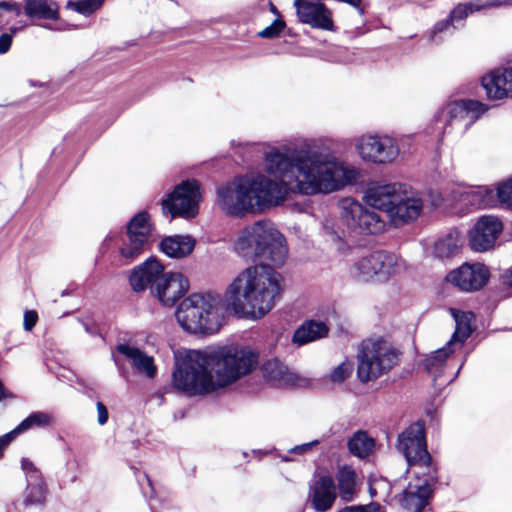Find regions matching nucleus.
Instances as JSON below:
<instances>
[{
  "mask_svg": "<svg viewBox=\"0 0 512 512\" xmlns=\"http://www.w3.org/2000/svg\"><path fill=\"white\" fill-rule=\"evenodd\" d=\"M463 242L461 233L457 229H452L435 241L433 255L440 260L455 257L460 253Z\"/></svg>",
  "mask_w": 512,
  "mask_h": 512,
  "instance_id": "nucleus-26",
  "label": "nucleus"
},
{
  "mask_svg": "<svg viewBox=\"0 0 512 512\" xmlns=\"http://www.w3.org/2000/svg\"><path fill=\"white\" fill-rule=\"evenodd\" d=\"M484 9V6L478 1L459 3L448 14L450 20L459 27H462L464 21L474 12Z\"/></svg>",
  "mask_w": 512,
  "mask_h": 512,
  "instance_id": "nucleus-37",
  "label": "nucleus"
},
{
  "mask_svg": "<svg viewBox=\"0 0 512 512\" xmlns=\"http://www.w3.org/2000/svg\"><path fill=\"white\" fill-rule=\"evenodd\" d=\"M397 256L387 251H375L355 262L351 276L358 282H367L377 276L386 279L395 272Z\"/></svg>",
  "mask_w": 512,
  "mask_h": 512,
  "instance_id": "nucleus-12",
  "label": "nucleus"
},
{
  "mask_svg": "<svg viewBox=\"0 0 512 512\" xmlns=\"http://www.w3.org/2000/svg\"><path fill=\"white\" fill-rule=\"evenodd\" d=\"M353 371V367L350 363L342 362L329 375V379L333 383H343Z\"/></svg>",
  "mask_w": 512,
  "mask_h": 512,
  "instance_id": "nucleus-41",
  "label": "nucleus"
},
{
  "mask_svg": "<svg viewBox=\"0 0 512 512\" xmlns=\"http://www.w3.org/2000/svg\"><path fill=\"white\" fill-rule=\"evenodd\" d=\"M323 230L333 241H341L344 238V231L337 227L332 220H325Z\"/></svg>",
  "mask_w": 512,
  "mask_h": 512,
  "instance_id": "nucleus-44",
  "label": "nucleus"
},
{
  "mask_svg": "<svg viewBox=\"0 0 512 512\" xmlns=\"http://www.w3.org/2000/svg\"><path fill=\"white\" fill-rule=\"evenodd\" d=\"M144 477H145V479H146V481H147V484H148V486L150 487V489H151L152 493H154V489H153V487H152V483H151L150 478H149L146 474L144 475ZM150 497L152 498V497H153V494H151V495H150Z\"/></svg>",
  "mask_w": 512,
  "mask_h": 512,
  "instance_id": "nucleus-56",
  "label": "nucleus"
},
{
  "mask_svg": "<svg viewBox=\"0 0 512 512\" xmlns=\"http://www.w3.org/2000/svg\"><path fill=\"white\" fill-rule=\"evenodd\" d=\"M262 372L265 378L269 380H278L290 382L293 380V374L288 371V367L277 359H270L263 363Z\"/></svg>",
  "mask_w": 512,
  "mask_h": 512,
  "instance_id": "nucleus-36",
  "label": "nucleus"
},
{
  "mask_svg": "<svg viewBox=\"0 0 512 512\" xmlns=\"http://www.w3.org/2000/svg\"><path fill=\"white\" fill-rule=\"evenodd\" d=\"M189 289L188 279L181 273H164L151 287V294L161 304L172 307Z\"/></svg>",
  "mask_w": 512,
  "mask_h": 512,
  "instance_id": "nucleus-18",
  "label": "nucleus"
},
{
  "mask_svg": "<svg viewBox=\"0 0 512 512\" xmlns=\"http://www.w3.org/2000/svg\"><path fill=\"white\" fill-rule=\"evenodd\" d=\"M17 31V28L12 29V33H2L0 35V54H5L9 51L12 41L13 34Z\"/></svg>",
  "mask_w": 512,
  "mask_h": 512,
  "instance_id": "nucleus-45",
  "label": "nucleus"
},
{
  "mask_svg": "<svg viewBox=\"0 0 512 512\" xmlns=\"http://www.w3.org/2000/svg\"><path fill=\"white\" fill-rule=\"evenodd\" d=\"M397 447L405 457L408 467L418 466L423 472L437 469L427 449L424 421L418 420L407 427L398 436Z\"/></svg>",
  "mask_w": 512,
  "mask_h": 512,
  "instance_id": "nucleus-8",
  "label": "nucleus"
},
{
  "mask_svg": "<svg viewBox=\"0 0 512 512\" xmlns=\"http://www.w3.org/2000/svg\"><path fill=\"white\" fill-rule=\"evenodd\" d=\"M456 29H458V26L450 20L449 16H447L445 19L434 24L429 34V40L439 44L443 41L444 36L452 35Z\"/></svg>",
  "mask_w": 512,
  "mask_h": 512,
  "instance_id": "nucleus-38",
  "label": "nucleus"
},
{
  "mask_svg": "<svg viewBox=\"0 0 512 512\" xmlns=\"http://www.w3.org/2000/svg\"><path fill=\"white\" fill-rule=\"evenodd\" d=\"M294 7L300 22L312 28L334 30L331 11L321 1H294Z\"/></svg>",
  "mask_w": 512,
  "mask_h": 512,
  "instance_id": "nucleus-20",
  "label": "nucleus"
},
{
  "mask_svg": "<svg viewBox=\"0 0 512 512\" xmlns=\"http://www.w3.org/2000/svg\"><path fill=\"white\" fill-rule=\"evenodd\" d=\"M356 150L363 161L376 165L392 163L399 155L397 141L387 135H363L357 140Z\"/></svg>",
  "mask_w": 512,
  "mask_h": 512,
  "instance_id": "nucleus-11",
  "label": "nucleus"
},
{
  "mask_svg": "<svg viewBox=\"0 0 512 512\" xmlns=\"http://www.w3.org/2000/svg\"><path fill=\"white\" fill-rule=\"evenodd\" d=\"M251 185L252 200L254 210L264 211L284 202L288 192L295 187L288 186L287 183L271 180L263 175L249 178Z\"/></svg>",
  "mask_w": 512,
  "mask_h": 512,
  "instance_id": "nucleus-13",
  "label": "nucleus"
},
{
  "mask_svg": "<svg viewBox=\"0 0 512 512\" xmlns=\"http://www.w3.org/2000/svg\"><path fill=\"white\" fill-rule=\"evenodd\" d=\"M234 247L241 257L259 264L246 268L231 282L224 295L226 306L240 318L261 319L283 291L282 276L274 267L286 261V239L274 223L259 220L240 232Z\"/></svg>",
  "mask_w": 512,
  "mask_h": 512,
  "instance_id": "nucleus-1",
  "label": "nucleus"
},
{
  "mask_svg": "<svg viewBox=\"0 0 512 512\" xmlns=\"http://www.w3.org/2000/svg\"><path fill=\"white\" fill-rule=\"evenodd\" d=\"M115 351L131 360L133 367L147 377L153 378L156 375L157 368L153 357L147 355L138 347H132L127 343H119L115 346Z\"/></svg>",
  "mask_w": 512,
  "mask_h": 512,
  "instance_id": "nucleus-25",
  "label": "nucleus"
},
{
  "mask_svg": "<svg viewBox=\"0 0 512 512\" xmlns=\"http://www.w3.org/2000/svg\"><path fill=\"white\" fill-rule=\"evenodd\" d=\"M511 0H488L485 4H482L484 8L487 7H500L502 5H510Z\"/></svg>",
  "mask_w": 512,
  "mask_h": 512,
  "instance_id": "nucleus-53",
  "label": "nucleus"
},
{
  "mask_svg": "<svg viewBox=\"0 0 512 512\" xmlns=\"http://www.w3.org/2000/svg\"><path fill=\"white\" fill-rule=\"evenodd\" d=\"M54 421L52 415L46 412H32L25 419H23L14 429L9 431L12 437L15 439L20 434L30 430L31 428H46L50 426Z\"/></svg>",
  "mask_w": 512,
  "mask_h": 512,
  "instance_id": "nucleus-34",
  "label": "nucleus"
},
{
  "mask_svg": "<svg viewBox=\"0 0 512 512\" xmlns=\"http://www.w3.org/2000/svg\"><path fill=\"white\" fill-rule=\"evenodd\" d=\"M149 218L150 215L147 211H140L127 223L128 242H124L120 248V254L126 260L136 259L148 245L151 233Z\"/></svg>",
  "mask_w": 512,
  "mask_h": 512,
  "instance_id": "nucleus-15",
  "label": "nucleus"
},
{
  "mask_svg": "<svg viewBox=\"0 0 512 512\" xmlns=\"http://www.w3.org/2000/svg\"><path fill=\"white\" fill-rule=\"evenodd\" d=\"M347 446L352 455L363 459L372 452L375 441L372 437L368 436L367 432L357 431L348 440Z\"/></svg>",
  "mask_w": 512,
  "mask_h": 512,
  "instance_id": "nucleus-35",
  "label": "nucleus"
},
{
  "mask_svg": "<svg viewBox=\"0 0 512 512\" xmlns=\"http://www.w3.org/2000/svg\"><path fill=\"white\" fill-rule=\"evenodd\" d=\"M329 328L323 321L306 320L292 336L293 343L303 346L327 336Z\"/></svg>",
  "mask_w": 512,
  "mask_h": 512,
  "instance_id": "nucleus-28",
  "label": "nucleus"
},
{
  "mask_svg": "<svg viewBox=\"0 0 512 512\" xmlns=\"http://www.w3.org/2000/svg\"><path fill=\"white\" fill-rule=\"evenodd\" d=\"M24 12L32 19L58 20L59 7L48 0H24Z\"/></svg>",
  "mask_w": 512,
  "mask_h": 512,
  "instance_id": "nucleus-29",
  "label": "nucleus"
},
{
  "mask_svg": "<svg viewBox=\"0 0 512 512\" xmlns=\"http://www.w3.org/2000/svg\"><path fill=\"white\" fill-rule=\"evenodd\" d=\"M369 491H370V495H371L372 497H374V496L376 495V490H375L374 488L370 487V490H369Z\"/></svg>",
  "mask_w": 512,
  "mask_h": 512,
  "instance_id": "nucleus-59",
  "label": "nucleus"
},
{
  "mask_svg": "<svg viewBox=\"0 0 512 512\" xmlns=\"http://www.w3.org/2000/svg\"><path fill=\"white\" fill-rule=\"evenodd\" d=\"M318 444H319V440H313L308 443L296 445V446L292 447L289 450V452L293 453V454L301 455V454L308 452L309 450H311L313 447L317 446Z\"/></svg>",
  "mask_w": 512,
  "mask_h": 512,
  "instance_id": "nucleus-48",
  "label": "nucleus"
},
{
  "mask_svg": "<svg viewBox=\"0 0 512 512\" xmlns=\"http://www.w3.org/2000/svg\"><path fill=\"white\" fill-rule=\"evenodd\" d=\"M499 197L502 201L512 204V180L499 189ZM503 283L512 288V270L503 275Z\"/></svg>",
  "mask_w": 512,
  "mask_h": 512,
  "instance_id": "nucleus-40",
  "label": "nucleus"
},
{
  "mask_svg": "<svg viewBox=\"0 0 512 512\" xmlns=\"http://www.w3.org/2000/svg\"><path fill=\"white\" fill-rule=\"evenodd\" d=\"M400 352L384 340L362 346L358 354L357 376L362 383L379 378L399 361Z\"/></svg>",
  "mask_w": 512,
  "mask_h": 512,
  "instance_id": "nucleus-6",
  "label": "nucleus"
},
{
  "mask_svg": "<svg viewBox=\"0 0 512 512\" xmlns=\"http://www.w3.org/2000/svg\"><path fill=\"white\" fill-rule=\"evenodd\" d=\"M481 85L489 100L512 97V67L490 71L481 78Z\"/></svg>",
  "mask_w": 512,
  "mask_h": 512,
  "instance_id": "nucleus-22",
  "label": "nucleus"
},
{
  "mask_svg": "<svg viewBox=\"0 0 512 512\" xmlns=\"http://www.w3.org/2000/svg\"><path fill=\"white\" fill-rule=\"evenodd\" d=\"M424 480L421 485L414 488L409 486L399 497V503L402 508L412 512H423L424 508L429 504V500L433 495L432 484L437 482V469L432 472H423Z\"/></svg>",
  "mask_w": 512,
  "mask_h": 512,
  "instance_id": "nucleus-19",
  "label": "nucleus"
},
{
  "mask_svg": "<svg viewBox=\"0 0 512 512\" xmlns=\"http://www.w3.org/2000/svg\"><path fill=\"white\" fill-rule=\"evenodd\" d=\"M72 292H73V289L66 288L61 291L60 295H61V297H66V296H70L72 294Z\"/></svg>",
  "mask_w": 512,
  "mask_h": 512,
  "instance_id": "nucleus-54",
  "label": "nucleus"
},
{
  "mask_svg": "<svg viewBox=\"0 0 512 512\" xmlns=\"http://www.w3.org/2000/svg\"><path fill=\"white\" fill-rule=\"evenodd\" d=\"M111 359L113 360L114 364L116 365L118 372L121 377L126 378L128 375V371L124 364L116 357L114 351L111 353Z\"/></svg>",
  "mask_w": 512,
  "mask_h": 512,
  "instance_id": "nucleus-52",
  "label": "nucleus"
},
{
  "mask_svg": "<svg viewBox=\"0 0 512 512\" xmlns=\"http://www.w3.org/2000/svg\"><path fill=\"white\" fill-rule=\"evenodd\" d=\"M180 326L192 334H214L224 321V303L217 293H195L184 299L176 310Z\"/></svg>",
  "mask_w": 512,
  "mask_h": 512,
  "instance_id": "nucleus-4",
  "label": "nucleus"
},
{
  "mask_svg": "<svg viewBox=\"0 0 512 512\" xmlns=\"http://www.w3.org/2000/svg\"><path fill=\"white\" fill-rule=\"evenodd\" d=\"M281 460L283 462H290L292 460V458L287 456V455H285V456H281Z\"/></svg>",
  "mask_w": 512,
  "mask_h": 512,
  "instance_id": "nucleus-57",
  "label": "nucleus"
},
{
  "mask_svg": "<svg viewBox=\"0 0 512 512\" xmlns=\"http://www.w3.org/2000/svg\"><path fill=\"white\" fill-rule=\"evenodd\" d=\"M257 356L247 347L226 345L207 351H189L176 359L174 387L187 395H203L230 384L253 370Z\"/></svg>",
  "mask_w": 512,
  "mask_h": 512,
  "instance_id": "nucleus-2",
  "label": "nucleus"
},
{
  "mask_svg": "<svg viewBox=\"0 0 512 512\" xmlns=\"http://www.w3.org/2000/svg\"><path fill=\"white\" fill-rule=\"evenodd\" d=\"M454 347L448 341L445 346L433 351L424 359L423 366L429 374H434V380L442 373L443 365L454 352Z\"/></svg>",
  "mask_w": 512,
  "mask_h": 512,
  "instance_id": "nucleus-33",
  "label": "nucleus"
},
{
  "mask_svg": "<svg viewBox=\"0 0 512 512\" xmlns=\"http://www.w3.org/2000/svg\"><path fill=\"white\" fill-rule=\"evenodd\" d=\"M200 200L201 191L198 181L185 180L176 185L168 197L162 200V210L171 218L191 219L198 214Z\"/></svg>",
  "mask_w": 512,
  "mask_h": 512,
  "instance_id": "nucleus-9",
  "label": "nucleus"
},
{
  "mask_svg": "<svg viewBox=\"0 0 512 512\" xmlns=\"http://www.w3.org/2000/svg\"><path fill=\"white\" fill-rule=\"evenodd\" d=\"M488 266L481 262H464L446 275V281L462 292H476L485 287L490 280Z\"/></svg>",
  "mask_w": 512,
  "mask_h": 512,
  "instance_id": "nucleus-16",
  "label": "nucleus"
},
{
  "mask_svg": "<svg viewBox=\"0 0 512 512\" xmlns=\"http://www.w3.org/2000/svg\"><path fill=\"white\" fill-rule=\"evenodd\" d=\"M488 105L473 99H460L447 103L438 113L437 120L445 121V128L456 124H463L467 130L487 110Z\"/></svg>",
  "mask_w": 512,
  "mask_h": 512,
  "instance_id": "nucleus-14",
  "label": "nucleus"
},
{
  "mask_svg": "<svg viewBox=\"0 0 512 512\" xmlns=\"http://www.w3.org/2000/svg\"><path fill=\"white\" fill-rule=\"evenodd\" d=\"M96 408H97V412H98V423L100 425H105L109 419V413H108L107 407L104 405L103 402L98 401L96 403Z\"/></svg>",
  "mask_w": 512,
  "mask_h": 512,
  "instance_id": "nucleus-49",
  "label": "nucleus"
},
{
  "mask_svg": "<svg viewBox=\"0 0 512 512\" xmlns=\"http://www.w3.org/2000/svg\"><path fill=\"white\" fill-rule=\"evenodd\" d=\"M38 321V314L34 310H27L24 313L23 327L26 331H31Z\"/></svg>",
  "mask_w": 512,
  "mask_h": 512,
  "instance_id": "nucleus-46",
  "label": "nucleus"
},
{
  "mask_svg": "<svg viewBox=\"0 0 512 512\" xmlns=\"http://www.w3.org/2000/svg\"><path fill=\"white\" fill-rule=\"evenodd\" d=\"M163 275V265L157 258L150 257L132 269L129 276V283L133 291L142 292L148 286L151 289L152 285L158 282V279L162 278Z\"/></svg>",
  "mask_w": 512,
  "mask_h": 512,
  "instance_id": "nucleus-23",
  "label": "nucleus"
},
{
  "mask_svg": "<svg viewBox=\"0 0 512 512\" xmlns=\"http://www.w3.org/2000/svg\"><path fill=\"white\" fill-rule=\"evenodd\" d=\"M14 440L9 432L0 436V458L3 456L5 449Z\"/></svg>",
  "mask_w": 512,
  "mask_h": 512,
  "instance_id": "nucleus-51",
  "label": "nucleus"
},
{
  "mask_svg": "<svg viewBox=\"0 0 512 512\" xmlns=\"http://www.w3.org/2000/svg\"><path fill=\"white\" fill-rule=\"evenodd\" d=\"M158 246L167 257L182 259L194 251L196 240L191 235L175 234L163 237Z\"/></svg>",
  "mask_w": 512,
  "mask_h": 512,
  "instance_id": "nucleus-24",
  "label": "nucleus"
},
{
  "mask_svg": "<svg viewBox=\"0 0 512 512\" xmlns=\"http://www.w3.org/2000/svg\"><path fill=\"white\" fill-rule=\"evenodd\" d=\"M285 27V21L277 18L269 26L258 32V36L264 39H273L278 37Z\"/></svg>",
  "mask_w": 512,
  "mask_h": 512,
  "instance_id": "nucleus-42",
  "label": "nucleus"
},
{
  "mask_svg": "<svg viewBox=\"0 0 512 512\" xmlns=\"http://www.w3.org/2000/svg\"><path fill=\"white\" fill-rule=\"evenodd\" d=\"M364 199L368 205L385 212L395 227L416 220L423 208L422 200L407 196L400 183L372 184Z\"/></svg>",
  "mask_w": 512,
  "mask_h": 512,
  "instance_id": "nucleus-5",
  "label": "nucleus"
},
{
  "mask_svg": "<svg viewBox=\"0 0 512 512\" xmlns=\"http://www.w3.org/2000/svg\"><path fill=\"white\" fill-rule=\"evenodd\" d=\"M452 316L455 320L456 327L455 331L452 334L449 342L453 346L460 345L462 346L463 343L470 337L472 333L471 328V312H461L455 309H452Z\"/></svg>",
  "mask_w": 512,
  "mask_h": 512,
  "instance_id": "nucleus-32",
  "label": "nucleus"
},
{
  "mask_svg": "<svg viewBox=\"0 0 512 512\" xmlns=\"http://www.w3.org/2000/svg\"><path fill=\"white\" fill-rule=\"evenodd\" d=\"M269 175L304 195L327 194L356 182L358 172L330 152L312 151L306 156L272 150L265 155Z\"/></svg>",
  "mask_w": 512,
  "mask_h": 512,
  "instance_id": "nucleus-3",
  "label": "nucleus"
},
{
  "mask_svg": "<svg viewBox=\"0 0 512 512\" xmlns=\"http://www.w3.org/2000/svg\"><path fill=\"white\" fill-rule=\"evenodd\" d=\"M463 365H464V362H462V364H461V365H460V367L458 368V370H457V372H456V374H455V377H457V376L459 375L460 370H461V368L463 367Z\"/></svg>",
  "mask_w": 512,
  "mask_h": 512,
  "instance_id": "nucleus-60",
  "label": "nucleus"
},
{
  "mask_svg": "<svg viewBox=\"0 0 512 512\" xmlns=\"http://www.w3.org/2000/svg\"><path fill=\"white\" fill-rule=\"evenodd\" d=\"M364 206L352 198H343L339 202L341 222L347 229L360 235H377L386 227V220L377 212L378 208Z\"/></svg>",
  "mask_w": 512,
  "mask_h": 512,
  "instance_id": "nucleus-7",
  "label": "nucleus"
},
{
  "mask_svg": "<svg viewBox=\"0 0 512 512\" xmlns=\"http://www.w3.org/2000/svg\"><path fill=\"white\" fill-rule=\"evenodd\" d=\"M21 468L25 473L26 481H36L44 479L41 471L34 465V463L28 458H22Z\"/></svg>",
  "mask_w": 512,
  "mask_h": 512,
  "instance_id": "nucleus-43",
  "label": "nucleus"
},
{
  "mask_svg": "<svg viewBox=\"0 0 512 512\" xmlns=\"http://www.w3.org/2000/svg\"><path fill=\"white\" fill-rule=\"evenodd\" d=\"M104 1L105 0H69L67 2V8L81 15L90 16L103 5Z\"/></svg>",
  "mask_w": 512,
  "mask_h": 512,
  "instance_id": "nucleus-39",
  "label": "nucleus"
},
{
  "mask_svg": "<svg viewBox=\"0 0 512 512\" xmlns=\"http://www.w3.org/2000/svg\"><path fill=\"white\" fill-rule=\"evenodd\" d=\"M0 9L7 12H12L16 16L20 15L21 13L20 5L15 2L0 1Z\"/></svg>",
  "mask_w": 512,
  "mask_h": 512,
  "instance_id": "nucleus-50",
  "label": "nucleus"
},
{
  "mask_svg": "<svg viewBox=\"0 0 512 512\" xmlns=\"http://www.w3.org/2000/svg\"><path fill=\"white\" fill-rule=\"evenodd\" d=\"M253 453L259 456V459H261L263 456L268 455V451L263 450H253Z\"/></svg>",
  "mask_w": 512,
  "mask_h": 512,
  "instance_id": "nucleus-55",
  "label": "nucleus"
},
{
  "mask_svg": "<svg viewBox=\"0 0 512 512\" xmlns=\"http://www.w3.org/2000/svg\"><path fill=\"white\" fill-rule=\"evenodd\" d=\"M48 493L44 479L26 481V488L22 494V505L25 508L43 507Z\"/></svg>",
  "mask_w": 512,
  "mask_h": 512,
  "instance_id": "nucleus-31",
  "label": "nucleus"
},
{
  "mask_svg": "<svg viewBox=\"0 0 512 512\" xmlns=\"http://www.w3.org/2000/svg\"><path fill=\"white\" fill-rule=\"evenodd\" d=\"M79 322L82 324L85 332L92 337H102V333L95 322H90L87 320L79 319Z\"/></svg>",
  "mask_w": 512,
  "mask_h": 512,
  "instance_id": "nucleus-47",
  "label": "nucleus"
},
{
  "mask_svg": "<svg viewBox=\"0 0 512 512\" xmlns=\"http://www.w3.org/2000/svg\"><path fill=\"white\" fill-rule=\"evenodd\" d=\"M217 203L221 210L231 217L242 218L254 212L249 178L228 183L217 189Z\"/></svg>",
  "mask_w": 512,
  "mask_h": 512,
  "instance_id": "nucleus-10",
  "label": "nucleus"
},
{
  "mask_svg": "<svg viewBox=\"0 0 512 512\" xmlns=\"http://www.w3.org/2000/svg\"><path fill=\"white\" fill-rule=\"evenodd\" d=\"M271 12L274 13V14H277L279 16V12H278L277 8L273 4H271Z\"/></svg>",
  "mask_w": 512,
  "mask_h": 512,
  "instance_id": "nucleus-58",
  "label": "nucleus"
},
{
  "mask_svg": "<svg viewBox=\"0 0 512 512\" xmlns=\"http://www.w3.org/2000/svg\"><path fill=\"white\" fill-rule=\"evenodd\" d=\"M336 484L330 475H321L309 483L308 502L316 512H327L336 500Z\"/></svg>",
  "mask_w": 512,
  "mask_h": 512,
  "instance_id": "nucleus-21",
  "label": "nucleus"
},
{
  "mask_svg": "<svg viewBox=\"0 0 512 512\" xmlns=\"http://www.w3.org/2000/svg\"><path fill=\"white\" fill-rule=\"evenodd\" d=\"M503 230L502 221L492 215L481 216L469 231L468 244L471 250L484 252L492 248Z\"/></svg>",
  "mask_w": 512,
  "mask_h": 512,
  "instance_id": "nucleus-17",
  "label": "nucleus"
},
{
  "mask_svg": "<svg viewBox=\"0 0 512 512\" xmlns=\"http://www.w3.org/2000/svg\"><path fill=\"white\" fill-rule=\"evenodd\" d=\"M336 480L340 499L351 502L356 494V471L351 466L344 465L338 469Z\"/></svg>",
  "mask_w": 512,
  "mask_h": 512,
  "instance_id": "nucleus-30",
  "label": "nucleus"
},
{
  "mask_svg": "<svg viewBox=\"0 0 512 512\" xmlns=\"http://www.w3.org/2000/svg\"><path fill=\"white\" fill-rule=\"evenodd\" d=\"M512 181V177L508 178L506 181L501 182L497 185L496 192L488 187H477L475 190H472L467 194L468 201L471 205L476 208L484 209L494 207L497 201L501 204L505 205L507 208L512 209V204H508L501 200L499 197V189L504 185Z\"/></svg>",
  "mask_w": 512,
  "mask_h": 512,
  "instance_id": "nucleus-27",
  "label": "nucleus"
}]
</instances>
